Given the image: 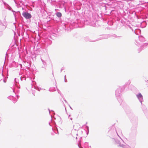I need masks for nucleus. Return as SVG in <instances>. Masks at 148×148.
I'll list each match as a JSON object with an SVG mask.
<instances>
[{"label": "nucleus", "instance_id": "obj_1", "mask_svg": "<svg viewBox=\"0 0 148 148\" xmlns=\"http://www.w3.org/2000/svg\"><path fill=\"white\" fill-rule=\"evenodd\" d=\"M22 14L23 16L26 19L30 18L32 17L31 15L28 12H23Z\"/></svg>", "mask_w": 148, "mask_h": 148}, {"label": "nucleus", "instance_id": "obj_2", "mask_svg": "<svg viewBox=\"0 0 148 148\" xmlns=\"http://www.w3.org/2000/svg\"><path fill=\"white\" fill-rule=\"evenodd\" d=\"M56 15L58 17H60L61 16H62V14L60 12H57V13H56Z\"/></svg>", "mask_w": 148, "mask_h": 148}, {"label": "nucleus", "instance_id": "obj_3", "mask_svg": "<svg viewBox=\"0 0 148 148\" xmlns=\"http://www.w3.org/2000/svg\"><path fill=\"white\" fill-rule=\"evenodd\" d=\"M138 97H142V96L140 94H139L138 95Z\"/></svg>", "mask_w": 148, "mask_h": 148}]
</instances>
